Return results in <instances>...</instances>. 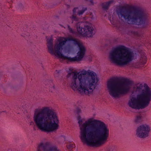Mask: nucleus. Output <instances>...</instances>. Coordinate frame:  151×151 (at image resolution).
Instances as JSON below:
<instances>
[{"mask_svg":"<svg viewBox=\"0 0 151 151\" xmlns=\"http://www.w3.org/2000/svg\"><path fill=\"white\" fill-rule=\"evenodd\" d=\"M134 121L137 124L141 122H142L141 115L140 114H139L137 116Z\"/></svg>","mask_w":151,"mask_h":151,"instance_id":"14","label":"nucleus"},{"mask_svg":"<svg viewBox=\"0 0 151 151\" xmlns=\"http://www.w3.org/2000/svg\"><path fill=\"white\" fill-rule=\"evenodd\" d=\"M87 10V8L86 7L83 8L82 10L78 11V14L79 15H82Z\"/></svg>","mask_w":151,"mask_h":151,"instance_id":"15","label":"nucleus"},{"mask_svg":"<svg viewBox=\"0 0 151 151\" xmlns=\"http://www.w3.org/2000/svg\"><path fill=\"white\" fill-rule=\"evenodd\" d=\"M22 36L25 37L26 39H27L26 37L29 36L30 34L28 32H26V33H23Z\"/></svg>","mask_w":151,"mask_h":151,"instance_id":"17","label":"nucleus"},{"mask_svg":"<svg viewBox=\"0 0 151 151\" xmlns=\"http://www.w3.org/2000/svg\"><path fill=\"white\" fill-rule=\"evenodd\" d=\"M135 34L137 36L139 37V38H140L141 39L142 38V37H144V36L143 35H142V36H140L139 34V33L137 32H135Z\"/></svg>","mask_w":151,"mask_h":151,"instance_id":"18","label":"nucleus"},{"mask_svg":"<svg viewBox=\"0 0 151 151\" xmlns=\"http://www.w3.org/2000/svg\"><path fill=\"white\" fill-rule=\"evenodd\" d=\"M110 58L114 63L119 65H126L132 61L134 58L133 51L124 45H120L111 51Z\"/></svg>","mask_w":151,"mask_h":151,"instance_id":"6","label":"nucleus"},{"mask_svg":"<svg viewBox=\"0 0 151 151\" xmlns=\"http://www.w3.org/2000/svg\"><path fill=\"white\" fill-rule=\"evenodd\" d=\"M50 91L52 92H53V91H52L51 89H50Z\"/></svg>","mask_w":151,"mask_h":151,"instance_id":"26","label":"nucleus"},{"mask_svg":"<svg viewBox=\"0 0 151 151\" xmlns=\"http://www.w3.org/2000/svg\"><path fill=\"white\" fill-rule=\"evenodd\" d=\"M81 126L80 138L88 145L98 147L105 143L109 135V129L100 120L90 119L81 125L83 122L80 116L78 117Z\"/></svg>","mask_w":151,"mask_h":151,"instance_id":"1","label":"nucleus"},{"mask_svg":"<svg viewBox=\"0 0 151 151\" xmlns=\"http://www.w3.org/2000/svg\"><path fill=\"white\" fill-rule=\"evenodd\" d=\"M75 145L73 143L70 142L67 144V147L69 151H72V149L75 147Z\"/></svg>","mask_w":151,"mask_h":151,"instance_id":"13","label":"nucleus"},{"mask_svg":"<svg viewBox=\"0 0 151 151\" xmlns=\"http://www.w3.org/2000/svg\"><path fill=\"white\" fill-rule=\"evenodd\" d=\"M131 8L134 10L132 16L130 14L132 13L131 11L126 9L123 7L118 9L116 11V13L118 16L120 15L130 24L145 27L147 24V17L143 11L136 6H132Z\"/></svg>","mask_w":151,"mask_h":151,"instance_id":"5","label":"nucleus"},{"mask_svg":"<svg viewBox=\"0 0 151 151\" xmlns=\"http://www.w3.org/2000/svg\"><path fill=\"white\" fill-rule=\"evenodd\" d=\"M89 2L91 4H93V0H89Z\"/></svg>","mask_w":151,"mask_h":151,"instance_id":"21","label":"nucleus"},{"mask_svg":"<svg viewBox=\"0 0 151 151\" xmlns=\"http://www.w3.org/2000/svg\"><path fill=\"white\" fill-rule=\"evenodd\" d=\"M131 81L127 78H116L108 81L107 87L110 95L113 97H118L120 94L128 93Z\"/></svg>","mask_w":151,"mask_h":151,"instance_id":"7","label":"nucleus"},{"mask_svg":"<svg viewBox=\"0 0 151 151\" xmlns=\"http://www.w3.org/2000/svg\"><path fill=\"white\" fill-rule=\"evenodd\" d=\"M52 89L54 90L55 89V87L54 86H53L52 87Z\"/></svg>","mask_w":151,"mask_h":151,"instance_id":"24","label":"nucleus"},{"mask_svg":"<svg viewBox=\"0 0 151 151\" xmlns=\"http://www.w3.org/2000/svg\"><path fill=\"white\" fill-rule=\"evenodd\" d=\"M68 30H69L70 32H73V29L71 27H70V26L68 25Z\"/></svg>","mask_w":151,"mask_h":151,"instance_id":"19","label":"nucleus"},{"mask_svg":"<svg viewBox=\"0 0 151 151\" xmlns=\"http://www.w3.org/2000/svg\"><path fill=\"white\" fill-rule=\"evenodd\" d=\"M146 40H144V41H143V45H146Z\"/></svg>","mask_w":151,"mask_h":151,"instance_id":"22","label":"nucleus"},{"mask_svg":"<svg viewBox=\"0 0 151 151\" xmlns=\"http://www.w3.org/2000/svg\"><path fill=\"white\" fill-rule=\"evenodd\" d=\"M144 59H146V56H144Z\"/></svg>","mask_w":151,"mask_h":151,"instance_id":"25","label":"nucleus"},{"mask_svg":"<svg viewBox=\"0 0 151 151\" xmlns=\"http://www.w3.org/2000/svg\"><path fill=\"white\" fill-rule=\"evenodd\" d=\"M37 151H60L55 145H53L49 142L41 143L39 145Z\"/></svg>","mask_w":151,"mask_h":151,"instance_id":"11","label":"nucleus"},{"mask_svg":"<svg viewBox=\"0 0 151 151\" xmlns=\"http://www.w3.org/2000/svg\"><path fill=\"white\" fill-rule=\"evenodd\" d=\"M78 8H74L73 10V14L70 17L72 24H74L76 27L77 31L80 36L88 37L93 36V28L89 26H85L84 27L80 26V22L79 21V19L76 16V10Z\"/></svg>","mask_w":151,"mask_h":151,"instance_id":"9","label":"nucleus"},{"mask_svg":"<svg viewBox=\"0 0 151 151\" xmlns=\"http://www.w3.org/2000/svg\"><path fill=\"white\" fill-rule=\"evenodd\" d=\"M113 2V0H110L108 2L103 3L101 4V6L104 10H106L108 9L110 5Z\"/></svg>","mask_w":151,"mask_h":151,"instance_id":"12","label":"nucleus"},{"mask_svg":"<svg viewBox=\"0 0 151 151\" xmlns=\"http://www.w3.org/2000/svg\"><path fill=\"white\" fill-rule=\"evenodd\" d=\"M33 120L37 127L42 131L52 132L58 129L59 122L55 113L48 107L36 109Z\"/></svg>","mask_w":151,"mask_h":151,"instance_id":"4","label":"nucleus"},{"mask_svg":"<svg viewBox=\"0 0 151 151\" xmlns=\"http://www.w3.org/2000/svg\"><path fill=\"white\" fill-rule=\"evenodd\" d=\"M58 42L54 50L52 39L47 40L48 49L51 54L71 62L80 61L83 57L85 48L76 39L62 37L59 39Z\"/></svg>","mask_w":151,"mask_h":151,"instance_id":"2","label":"nucleus"},{"mask_svg":"<svg viewBox=\"0 0 151 151\" xmlns=\"http://www.w3.org/2000/svg\"><path fill=\"white\" fill-rule=\"evenodd\" d=\"M114 147L113 146H110L106 148L105 151H114Z\"/></svg>","mask_w":151,"mask_h":151,"instance_id":"16","label":"nucleus"},{"mask_svg":"<svg viewBox=\"0 0 151 151\" xmlns=\"http://www.w3.org/2000/svg\"><path fill=\"white\" fill-rule=\"evenodd\" d=\"M59 72L60 71L59 70H56V72H55V74L57 73L58 74L59 73Z\"/></svg>","mask_w":151,"mask_h":151,"instance_id":"23","label":"nucleus"},{"mask_svg":"<svg viewBox=\"0 0 151 151\" xmlns=\"http://www.w3.org/2000/svg\"><path fill=\"white\" fill-rule=\"evenodd\" d=\"M150 130V127L148 125L142 124L137 127L135 131V134L138 137L144 138L148 136Z\"/></svg>","mask_w":151,"mask_h":151,"instance_id":"10","label":"nucleus"},{"mask_svg":"<svg viewBox=\"0 0 151 151\" xmlns=\"http://www.w3.org/2000/svg\"><path fill=\"white\" fill-rule=\"evenodd\" d=\"M77 113L78 114L81 112V110L79 108H77L76 109Z\"/></svg>","mask_w":151,"mask_h":151,"instance_id":"20","label":"nucleus"},{"mask_svg":"<svg viewBox=\"0 0 151 151\" xmlns=\"http://www.w3.org/2000/svg\"><path fill=\"white\" fill-rule=\"evenodd\" d=\"M151 100V91L146 88L141 93L138 94L137 98L132 97L128 103L131 107L136 109H143L147 106Z\"/></svg>","mask_w":151,"mask_h":151,"instance_id":"8","label":"nucleus"},{"mask_svg":"<svg viewBox=\"0 0 151 151\" xmlns=\"http://www.w3.org/2000/svg\"><path fill=\"white\" fill-rule=\"evenodd\" d=\"M72 76L71 88L81 94H88L93 91L97 82L96 74L90 70H82L81 72L71 71L68 77Z\"/></svg>","mask_w":151,"mask_h":151,"instance_id":"3","label":"nucleus"}]
</instances>
